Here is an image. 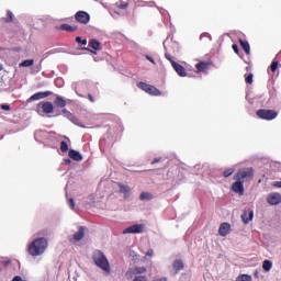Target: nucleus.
Masks as SVG:
<instances>
[{
  "label": "nucleus",
  "instance_id": "1",
  "mask_svg": "<svg viewBox=\"0 0 281 281\" xmlns=\"http://www.w3.org/2000/svg\"><path fill=\"white\" fill-rule=\"evenodd\" d=\"M49 246V241L45 237L35 238L27 248L30 256L36 258L37 256H43L45 251H47V247Z\"/></svg>",
  "mask_w": 281,
  "mask_h": 281
},
{
  "label": "nucleus",
  "instance_id": "2",
  "mask_svg": "<svg viewBox=\"0 0 281 281\" xmlns=\"http://www.w3.org/2000/svg\"><path fill=\"white\" fill-rule=\"evenodd\" d=\"M92 260L94 265L102 269V271L106 272L108 274L111 273V263H109V259L101 250H95L92 255Z\"/></svg>",
  "mask_w": 281,
  "mask_h": 281
},
{
  "label": "nucleus",
  "instance_id": "3",
  "mask_svg": "<svg viewBox=\"0 0 281 281\" xmlns=\"http://www.w3.org/2000/svg\"><path fill=\"white\" fill-rule=\"evenodd\" d=\"M235 181H239L241 183L252 181L254 180V168L248 167V168H243L239 169L235 176H234Z\"/></svg>",
  "mask_w": 281,
  "mask_h": 281
},
{
  "label": "nucleus",
  "instance_id": "4",
  "mask_svg": "<svg viewBox=\"0 0 281 281\" xmlns=\"http://www.w3.org/2000/svg\"><path fill=\"white\" fill-rule=\"evenodd\" d=\"M256 115L259 120L271 122V120H276V117H278V112L276 110L260 109L257 110Z\"/></svg>",
  "mask_w": 281,
  "mask_h": 281
},
{
  "label": "nucleus",
  "instance_id": "5",
  "mask_svg": "<svg viewBox=\"0 0 281 281\" xmlns=\"http://www.w3.org/2000/svg\"><path fill=\"white\" fill-rule=\"evenodd\" d=\"M75 19L77 23H81V25H87L89 21H91V15L87 13L86 11H78L75 14Z\"/></svg>",
  "mask_w": 281,
  "mask_h": 281
},
{
  "label": "nucleus",
  "instance_id": "6",
  "mask_svg": "<svg viewBox=\"0 0 281 281\" xmlns=\"http://www.w3.org/2000/svg\"><path fill=\"white\" fill-rule=\"evenodd\" d=\"M144 232V224H135L123 231V234H142Z\"/></svg>",
  "mask_w": 281,
  "mask_h": 281
},
{
  "label": "nucleus",
  "instance_id": "7",
  "mask_svg": "<svg viewBox=\"0 0 281 281\" xmlns=\"http://www.w3.org/2000/svg\"><path fill=\"white\" fill-rule=\"evenodd\" d=\"M54 92L52 91H45V92H36L35 94L31 95L27 102H34L36 100H43L45 98H49V95H53Z\"/></svg>",
  "mask_w": 281,
  "mask_h": 281
},
{
  "label": "nucleus",
  "instance_id": "8",
  "mask_svg": "<svg viewBox=\"0 0 281 281\" xmlns=\"http://www.w3.org/2000/svg\"><path fill=\"white\" fill-rule=\"evenodd\" d=\"M232 190L236 194H239V196H243V194H245V184L239 180H235V182L232 184Z\"/></svg>",
  "mask_w": 281,
  "mask_h": 281
},
{
  "label": "nucleus",
  "instance_id": "9",
  "mask_svg": "<svg viewBox=\"0 0 281 281\" xmlns=\"http://www.w3.org/2000/svg\"><path fill=\"white\" fill-rule=\"evenodd\" d=\"M88 46L90 48L83 47L82 49L85 52H91L92 54H97L95 52H98V49H100V42H98L97 40H90L89 43H88Z\"/></svg>",
  "mask_w": 281,
  "mask_h": 281
},
{
  "label": "nucleus",
  "instance_id": "10",
  "mask_svg": "<svg viewBox=\"0 0 281 281\" xmlns=\"http://www.w3.org/2000/svg\"><path fill=\"white\" fill-rule=\"evenodd\" d=\"M213 63L211 59L209 60H203L200 61L195 65V68L199 72H203V71H207V69H210V67H212Z\"/></svg>",
  "mask_w": 281,
  "mask_h": 281
},
{
  "label": "nucleus",
  "instance_id": "11",
  "mask_svg": "<svg viewBox=\"0 0 281 281\" xmlns=\"http://www.w3.org/2000/svg\"><path fill=\"white\" fill-rule=\"evenodd\" d=\"M269 205H280L281 194L280 193H270L267 198Z\"/></svg>",
  "mask_w": 281,
  "mask_h": 281
},
{
  "label": "nucleus",
  "instance_id": "12",
  "mask_svg": "<svg viewBox=\"0 0 281 281\" xmlns=\"http://www.w3.org/2000/svg\"><path fill=\"white\" fill-rule=\"evenodd\" d=\"M172 67L180 78H186V76H188V72H186V67H183L181 64L172 61Z\"/></svg>",
  "mask_w": 281,
  "mask_h": 281
},
{
  "label": "nucleus",
  "instance_id": "13",
  "mask_svg": "<svg viewBox=\"0 0 281 281\" xmlns=\"http://www.w3.org/2000/svg\"><path fill=\"white\" fill-rule=\"evenodd\" d=\"M229 232H232V225L227 222H224L220 225V228H218V234L220 236H227V234H229Z\"/></svg>",
  "mask_w": 281,
  "mask_h": 281
},
{
  "label": "nucleus",
  "instance_id": "14",
  "mask_svg": "<svg viewBox=\"0 0 281 281\" xmlns=\"http://www.w3.org/2000/svg\"><path fill=\"white\" fill-rule=\"evenodd\" d=\"M120 188V193L124 194V199H130L131 198V187L123 184L122 182L117 183Z\"/></svg>",
  "mask_w": 281,
  "mask_h": 281
},
{
  "label": "nucleus",
  "instance_id": "15",
  "mask_svg": "<svg viewBox=\"0 0 281 281\" xmlns=\"http://www.w3.org/2000/svg\"><path fill=\"white\" fill-rule=\"evenodd\" d=\"M40 105H42L43 113H46V114L54 113V104L52 102L49 101L43 102V103H40Z\"/></svg>",
  "mask_w": 281,
  "mask_h": 281
},
{
  "label": "nucleus",
  "instance_id": "16",
  "mask_svg": "<svg viewBox=\"0 0 281 281\" xmlns=\"http://www.w3.org/2000/svg\"><path fill=\"white\" fill-rule=\"evenodd\" d=\"M61 113H64L65 117H67V120L72 122V124H78V117H76V115H74V113H71L67 109L61 110Z\"/></svg>",
  "mask_w": 281,
  "mask_h": 281
},
{
  "label": "nucleus",
  "instance_id": "17",
  "mask_svg": "<svg viewBox=\"0 0 281 281\" xmlns=\"http://www.w3.org/2000/svg\"><path fill=\"white\" fill-rule=\"evenodd\" d=\"M70 159H74V161H82V154H80L76 149H70L68 153Z\"/></svg>",
  "mask_w": 281,
  "mask_h": 281
},
{
  "label": "nucleus",
  "instance_id": "18",
  "mask_svg": "<svg viewBox=\"0 0 281 281\" xmlns=\"http://www.w3.org/2000/svg\"><path fill=\"white\" fill-rule=\"evenodd\" d=\"M58 30H60L61 32H77L78 26L77 25L71 26L70 24H61L58 26Z\"/></svg>",
  "mask_w": 281,
  "mask_h": 281
},
{
  "label": "nucleus",
  "instance_id": "19",
  "mask_svg": "<svg viewBox=\"0 0 281 281\" xmlns=\"http://www.w3.org/2000/svg\"><path fill=\"white\" fill-rule=\"evenodd\" d=\"M239 45L241 49H244L245 54H247V56L251 54V46H249V42L239 40Z\"/></svg>",
  "mask_w": 281,
  "mask_h": 281
},
{
  "label": "nucleus",
  "instance_id": "20",
  "mask_svg": "<svg viewBox=\"0 0 281 281\" xmlns=\"http://www.w3.org/2000/svg\"><path fill=\"white\" fill-rule=\"evenodd\" d=\"M54 104L57 106V109H65V106H67V101H65L63 97H56Z\"/></svg>",
  "mask_w": 281,
  "mask_h": 281
},
{
  "label": "nucleus",
  "instance_id": "21",
  "mask_svg": "<svg viewBox=\"0 0 281 281\" xmlns=\"http://www.w3.org/2000/svg\"><path fill=\"white\" fill-rule=\"evenodd\" d=\"M72 238L76 241L82 240V238H85V228L80 226L79 231L76 234H74Z\"/></svg>",
  "mask_w": 281,
  "mask_h": 281
},
{
  "label": "nucleus",
  "instance_id": "22",
  "mask_svg": "<svg viewBox=\"0 0 281 281\" xmlns=\"http://www.w3.org/2000/svg\"><path fill=\"white\" fill-rule=\"evenodd\" d=\"M148 270L146 269V267H135L134 269H132V273L133 276H142L144 273H146Z\"/></svg>",
  "mask_w": 281,
  "mask_h": 281
},
{
  "label": "nucleus",
  "instance_id": "23",
  "mask_svg": "<svg viewBox=\"0 0 281 281\" xmlns=\"http://www.w3.org/2000/svg\"><path fill=\"white\" fill-rule=\"evenodd\" d=\"M241 220H243V222L245 223V225H247V223H249V221H252V220H254V211H250V212H249L248 217H247V212H245V213L241 215Z\"/></svg>",
  "mask_w": 281,
  "mask_h": 281
},
{
  "label": "nucleus",
  "instance_id": "24",
  "mask_svg": "<svg viewBox=\"0 0 281 281\" xmlns=\"http://www.w3.org/2000/svg\"><path fill=\"white\" fill-rule=\"evenodd\" d=\"M176 273H179L183 269V261L182 260H176L172 265Z\"/></svg>",
  "mask_w": 281,
  "mask_h": 281
},
{
  "label": "nucleus",
  "instance_id": "25",
  "mask_svg": "<svg viewBox=\"0 0 281 281\" xmlns=\"http://www.w3.org/2000/svg\"><path fill=\"white\" fill-rule=\"evenodd\" d=\"M147 93H149V95H161V91H159L155 86H149Z\"/></svg>",
  "mask_w": 281,
  "mask_h": 281
},
{
  "label": "nucleus",
  "instance_id": "26",
  "mask_svg": "<svg viewBox=\"0 0 281 281\" xmlns=\"http://www.w3.org/2000/svg\"><path fill=\"white\" fill-rule=\"evenodd\" d=\"M272 267H273V262H271V260H265V261L262 262V269H263V271L269 272V271H271Z\"/></svg>",
  "mask_w": 281,
  "mask_h": 281
},
{
  "label": "nucleus",
  "instance_id": "27",
  "mask_svg": "<svg viewBox=\"0 0 281 281\" xmlns=\"http://www.w3.org/2000/svg\"><path fill=\"white\" fill-rule=\"evenodd\" d=\"M2 21L4 23H12V21H14V13H12V11H7V18H3Z\"/></svg>",
  "mask_w": 281,
  "mask_h": 281
},
{
  "label": "nucleus",
  "instance_id": "28",
  "mask_svg": "<svg viewBox=\"0 0 281 281\" xmlns=\"http://www.w3.org/2000/svg\"><path fill=\"white\" fill-rule=\"evenodd\" d=\"M139 199L140 201H150V199H153V194L149 192H142Z\"/></svg>",
  "mask_w": 281,
  "mask_h": 281
},
{
  "label": "nucleus",
  "instance_id": "29",
  "mask_svg": "<svg viewBox=\"0 0 281 281\" xmlns=\"http://www.w3.org/2000/svg\"><path fill=\"white\" fill-rule=\"evenodd\" d=\"M235 281H252V278L249 274H239Z\"/></svg>",
  "mask_w": 281,
  "mask_h": 281
},
{
  "label": "nucleus",
  "instance_id": "30",
  "mask_svg": "<svg viewBox=\"0 0 281 281\" xmlns=\"http://www.w3.org/2000/svg\"><path fill=\"white\" fill-rule=\"evenodd\" d=\"M32 65H34V59H26L20 64V67H32Z\"/></svg>",
  "mask_w": 281,
  "mask_h": 281
},
{
  "label": "nucleus",
  "instance_id": "31",
  "mask_svg": "<svg viewBox=\"0 0 281 281\" xmlns=\"http://www.w3.org/2000/svg\"><path fill=\"white\" fill-rule=\"evenodd\" d=\"M150 86H151V85H148V83H146V82H144V81H140V82L138 83L139 89H142V90L145 91L146 93L148 92V89L150 88Z\"/></svg>",
  "mask_w": 281,
  "mask_h": 281
},
{
  "label": "nucleus",
  "instance_id": "32",
  "mask_svg": "<svg viewBox=\"0 0 281 281\" xmlns=\"http://www.w3.org/2000/svg\"><path fill=\"white\" fill-rule=\"evenodd\" d=\"M116 8H119V10H126V8H128V2H124L121 0L116 3Z\"/></svg>",
  "mask_w": 281,
  "mask_h": 281
},
{
  "label": "nucleus",
  "instance_id": "33",
  "mask_svg": "<svg viewBox=\"0 0 281 281\" xmlns=\"http://www.w3.org/2000/svg\"><path fill=\"white\" fill-rule=\"evenodd\" d=\"M60 150L61 153H67V150H69V144H67V142L61 140L60 142Z\"/></svg>",
  "mask_w": 281,
  "mask_h": 281
},
{
  "label": "nucleus",
  "instance_id": "34",
  "mask_svg": "<svg viewBox=\"0 0 281 281\" xmlns=\"http://www.w3.org/2000/svg\"><path fill=\"white\" fill-rule=\"evenodd\" d=\"M223 175L226 179L227 177H232L234 175V168L225 169Z\"/></svg>",
  "mask_w": 281,
  "mask_h": 281
},
{
  "label": "nucleus",
  "instance_id": "35",
  "mask_svg": "<svg viewBox=\"0 0 281 281\" xmlns=\"http://www.w3.org/2000/svg\"><path fill=\"white\" fill-rule=\"evenodd\" d=\"M278 65H279L278 61H272L271 63L270 69L272 71V74H276V71H278Z\"/></svg>",
  "mask_w": 281,
  "mask_h": 281
},
{
  "label": "nucleus",
  "instance_id": "36",
  "mask_svg": "<svg viewBox=\"0 0 281 281\" xmlns=\"http://www.w3.org/2000/svg\"><path fill=\"white\" fill-rule=\"evenodd\" d=\"M245 80H246L247 85H252L254 83V74L247 75Z\"/></svg>",
  "mask_w": 281,
  "mask_h": 281
},
{
  "label": "nucleus",
  "instance_id": "37",
  "mask_svg": "<svg viewBox=\"0 0 281 281\" xmlns=\"http://www.w3.org/2000/svg\"><path fill=\"white\" fill-rule=\"evenodd\" d=\"M132 281H148L146 276H136Z\"/></svg>",
  "mask_w": 281,
  "mask_h": 281
},
{
  "label": "nucleus",
  "instance_id": "38",
  "mask_svg": "<svg viewBox=\"0 0 281 281\" xmlns=\"http://www.w3.org/2000/svg\"><path fill=\"white\" fill-rule=\"evenodd\" d=\"M76 43H78V45H87V40H82V37L77 36L76 37Z\"/></svg>",
  "mask_w": 281,
  "mask_h": 281
},
{
  "label": "nucleus",
  "instance_id": "39",
  "mask_svg": "<svg viewBox=\"0 0 281 281\" xmlns=\"http://www.w3.org/2000/svg\"><path fill=\"white\" fill-rule=\"evenodd\" d=\"M68 204L70 205L71 210H76V202L74 198L68 199Z\"/></svg>",
  "mask_w": 281,
  "mask_h": 281
},
{
  "label": "nucleus",
  "instance_id": "40",
  "mask_svg": "<svg viewBox=\"0 0 281 281\" xmlns=\"http://www.w3.org/2000/svg\"><path fill=\"white\" fill-rule=\"evenodd\" d=\"M165 58H166L167 60H169V63H171V66H172V63H175V59H172V55H170V53H166V54H165Z\"/></svg>",
  "mask_w": 281,
  "mask_h": 281
},
{
  "label": "nucleus",
  "instance_id": "41",
  "mask_svg": "<svg viewBox=\"0 0 281 281\" xmlns=\"http://www.w3.org/2000/svg\"><path fill=\"white\" fill-rule=\"evenodd\" d=\"M0 109H2V111H11L10 105H8V104H5V103L1 104V105H0Z\"/></svg>",
  "mask_w": 281,
  "mask_h": 281
},
{
  "label": "nucleus",
  "instance_id": "42",
  "mask_svg": "<svg viewBox=\"0 0 281 281\" xmlns=\"http://www.w3.org/2000/svg\"><path fill=\"white\" fill-rule=\"evenodd\" d=\"M145 58L146 60H149V63H151L153 65H157V63L155 61V59H153L150 55H146Z\"/></svg>",
  "mask_w": 281,
  "mask_h": 281
},
{
  "label": "nucleus",
  "instance_id": "43",
  "mask_svg": "<svg viewBox=\"0 0 281 281\" xmlns=\"http://www.w3.org/2000/svg\"><path fill=\"white\" fill-rule=\"evenodd\" d=\"M146 256H147L148 258H153V256H155V250L148 249L147 252H146Z\"/></svg>",
  "mask_w": 281,
  "mask_h": 281
},
{
  "label": "nucleus",
  "instance_id": "44",
  "mask_svg": "<svg viewBox=\"0 0 281 281\" xmlns=\"http://www.w3.org/2000/svg\"><path fill=\"white\" fill-rule=\"evenodd\" d=\"M11 281H24L20 276H15Z\"/></svg>",
  "mask_w": 281,
  "mask_h": 281
},
{
  "label": "nucleus",
  "instance_id": "45",
  "mask_svg": "<svg viewBox=\"0 0 281 281\" xmlns=\"http://www.w3.org/2000/svg\"><path fill=\"white\" fill-rule=\"evenodd\" d=\"M233 50L235 52V54H238V45L237 44H233Z\"/></svg>",
  "mask_w": 281,
  "mask_h": 281
},
{
  "label": "nucleus",
  "instance_id": "46",
  "mask_svg": "<svg viewBox=\"0 0 281 281\" xmlns=\"http://www.w3.org/2000/svg\"><path fill=\"white\" fill-rule=\"evenodd\" d=\"M159 161H161V158H155V159L151 161V165L155 166V164H159Z\"/></svg>",
  "mask_w": 281,
  "mask_h": 281
},
{
  "label": "nucleus",
  "instance_id": "47",
  "mask_svg": "<svg viewBox=\"0 0 281 281\" xmlns=\"http://www.w3.org/2000/svg\"><path fill=\"white\" fill-rule=\"evenodd\" d=\"M272 186H274V188H281V181H276Z\"/></svg>",
  "mask_w": 281,
  "mask_h": 281
},
{
  "label": "nucleus",
  "instance_id": "48",
  "mask_svg": "<svg viewBox=\"0 0 281 281\" xmlns=\"http://www.w3.org/2000/svg\"><path fill=\"white\" fill-rule=\"evenodd\" d=\"M88 100H90L91 102H95V99L93 98L92 94H88Z\"/></svg>",
  "mask_w": 281,
  "mask_h": 281
},
{
  "label": "nucleus",
  "instance_id": "49",
  "mask_svg": "<svg viewBox=\"0 0 281 281\" xmlns=\"http://www.w3.org/2000/svg\"><path fill=\"white\" fill-rule=\"evenodd\" d=\"M58 82H63V79H56L55 85H58Z\"/></svg>",
  "mask_w": 281,
  "mask_h": 281
},
{
  "label": "nucleus",
  "instance_id": "50",
  "mask_svg": "<svg viewBox=\"0 0 281 281\" xmlns=\"http://www.w3.org/2000/svg\"><path fill=\"white\" fill-rule=\"evenodd\" d=\"M65 164H71V160L70 159H66Z\"/></svg>",
  "mask_w": 281,
  "mask_h": 281
},
{
  "label": "nucleus",
  "instance_id": "51",
  "mask_svg": "<svg viewBox=\"0 0 281 281\" xmlns=\"http://www.w3.org/2000/svg\"><path fill=\"white\" fill-rule=\"evenodd\" d=\"M0 71H1V66H0Z\"/></svg>",
  "mask_w": 281,
  "mask_h": 281
}]
</instances>
